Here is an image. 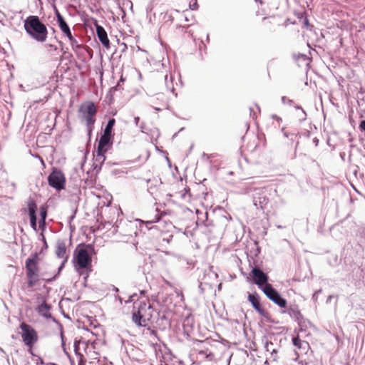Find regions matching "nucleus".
Here are the masks:
<instances>
[{
    "label": "nucleus",
    "mask_w": 365,
    "mask_h": 365,
    "mask_svg": "<svg viewBox=\"0 0 365 365\" xmlns=\"http://www.w3.org/2000/svg\"><path fill=\"white\" fill-rule=\"evenodd\" d=\"M26 32L35 41L45 42L48 36V30L37 16H29L24 22Z\"/></svg>",
    "instance_id": "f257e3e1"
},
{
    "label": "nucleus",
    "mask_w": 365,
    "mask_h": 365,
    "mask_svg": "<svg viewBox=\"0 0 365 365\" xmlns=\"http://www.w3.org/2000/svg\"><path fill=\"white\" fill-rule=\"evenodd\" d=\"M154 309L149 302L145 300L134 302L133 309V322L139 327H146L153 317Z\"/></svg>",
    "instance_id": "f03ea898"
},
{
    "label": "nucleus",
    "mask_w": 365,
    "mask_h": 365,
    "mask_svg": "<svg viewBox=\"0 0 365 365\" xmlns=\"http://www.w3.org/2000/svg\"><path fill=\"white\" fill-rule=\"evenodd\" d=\"M25 267L28 279L27 287L31 288L41 279V274H39L38 255L37 253L34 254L31 257L26 260Z\"/></svg>",
    "instance_id": "7ed1b4c3"
},
{
    "label": "nucleus",
    "mask_w": 365,
    "mask_h": 365,
    "mask_svg": "<svg viewBox=\"0 0 365 365\" xmlns=\"http://www.w3.org/2000/svg\"><path fill=\"white\" fill-rule=\"evenodd\" d=\"M19 327L21 330L22 341L26 346L29 347V353L34 355L32 347L38 340L37 331L31 325L25 322H22Z\"/></svg>",
    "instance_id": "20e7f679"
},
{
    "label": "nucleus",
    "mask_w": 365,
    "mask_h": 365,
    "mask_svg": "<svg viewBox=\"0 0 365 365\" xmlns=\"http://www.w3.org/2000/svg\"><path fill=\"white\" fill-rule=\"evenodd\" d=\"M216 344V342L209 339L200 341L198 348L196 349L197 358L208 361H213L215 357V349Z\"/></svg>",
    "instance_id": "39448f33"
},
{
    "label": "nucleus",
    "mask_w": 365,
    "mask_h": 365,
    "mask_svg": "<svg viewBox=\"0 0 365 365\" xmlns=\"http://www.w3.org/2000/svg\"><path fill=\"white\" fill-rule=\"evenodd\" d=\"M262 292L269 299L277 304L279 307H286L287 300L281 297L280 294L273 288L272 284H266L264 285L262 287Z\"/></svg>",
    "instance_id": "423d86ee"
},
{
    "label": "nucleus",
    "mask_w": 365,
    "mask_h": 365,
    "mask_svg": "<svg viewBox=\"0 0 365 365\" xmlns=\"http://www.w3.org/2000/svg\"><path fill=\"white\" fill-rule=\"evenodd\" d=\"M48 185L60 190L64 188L65 177L63 173L60 170L54 169L48 177Z\"/></svg>",
    "instance_id": "0eeeda50"
},
{
    "label": "nucleus",
    "mask_w": 365,
    "mask_h": 365,
    "mask_svg": "<svg viewBox=\"0 0 365 365\" xmlns=\"http://www.w3.org/2000/svg\"><path fill=\"white\" fill-rule=\"evenodd\" d=\"M76 265L81 269H85L91 264V257L86 249L81 248L77 250V254L74 257Z\"/></svg>",
    "instance_id": "6e6552de"
},
{
    "label": "nucleus",
    "mask_w": 365,
    "mask_h": 365,
    "mask_svg": "<svg viewBox=\"0 0 365 365\" xmlns=\"http://www.w3.org/2000/svg\"><path fill=\"white\" fill-rule=\"evenodd\" d=\"M253 190V204L257 209L262 210L269 202L265 190L263 188H255Z\"/></svg>",
    "instance_id": "1a4fd4ad"
},
{
    "label": "nucleus",
    "mask_w": 365,
    "mask_h": 365,
    "mask_svg": "<svg viewBox=\"0 0 365 365\" xmlns=\"http://www.w3.org/2000/svg\"><path fill=\"white\" fill-rule=\"evenodd\" d=\"M252 274L254 282L262 290V287L266 284H268L269 277L263 271L259 268L255 267L252 269Z\"/></svg>",
    "instance_id": "9d476101"
},
{
    "label": "nucleus",
    "mask_w": 365,
    "mask_h": 365,
    "mask_svg": "<svg viewBox=\"0 0 365 365\" xmlns=\"http://www.w3.org/2000/svg\"><path fill=\"white\" fill-rule=\"evenodd\" d=\"M27 206H28V211L29 215L30 217V223L31 227L34 230H36V210H37V205L35 202V200L29 197L27 201Z\"/></svg>",
    "instance_id": "9b49d317"
},
{
    "label": "nucleus",
    "mask_w": 365,
    "mask_h": 365,
    "mask_svg": "<svg viewBox=\"0 0 365 365\" xmlns=\"http://www.w3.org/2000/svg\"><path fill=\"white\" fill-rule=\"evenodd\" d=\"M96 34L101 43L106 48L110 47V41L108 38V35L103 27L101 26H96Z\"/></svg>",
    "instance_id": "f8f14e48"
},
{
    "label": "nucleus",
    "mask_w": 365,
    "mask_h": 365,
    "mask_svg": "<svg viewBox=\"0 0 365 365\" xmlns=\"http://www.w3.org/2000/svg\"><path fill=\"white\" fill-rule=\"evenodd\" d=\"M248 301L251 303L253 308L261 315H264V310L260 305L259 298L257 294H249Z\"/></svg>",
    "instance_id": "ddd939ff"
},
{
    "label": "nucleus",
    "mask_w": 365,
    "mask_h": 365,
    "mask_svg": "<svg viewBox=\"0 0 365 365\" xmlns=\"http://www.w3.org/2000/svg\"><path fill=\"white\" fill-rule=\"evenodd\" d=\"M106 150H99L97 148L96 155H95V167L94 169L99 171L101 168V165L106 160L105 153Z\"/></svg>",
    "instance_id": "4468645a"
},
{
    "label": "nucleus",
    "mask_w": 365,
    "mask_h": 365,
    "mask_svg": "<svg viewBox=\"0 0 365 365\" xmlns=\"http://www.w3.org/2000/svg\"><path fill=\"white\" fill-rule=\"evenodd\" d=\"M36 309L37 312L43 317L46 319L51 318V314L49 313V310L51 309V305H49L46 302H43Z\"/></svg>",
    "instance_id": "2eb2a0df"
},
{
    "label": "nucleus",
    "mask_w": 365,
    "mask_h": 365,
    "mask_svg": "<svg viewBox=\"0 0 365 365\" xmlns=\"http://www.w3.org/2000/svg\"><path fill=\"white\" fill-rule=\"evenodd\" d=\"M284 313H287L292 319L299 322L302 319V314L297 306L289 307Z\"/></svg>",
    "instance_id": "dca6fc26"
},
{
    "label": "nucleus",
    "mask_w": 365,
    "mask_h": 365,
    "mask_svg": "<svg viewBox=\"0 0 365 365\" xmlns=\"http://www.w3.org/2000/svg\"><path fill=\"white\" fill-rule=\"evenodd\" d=\"M110 135L108 134L106 135V133H103L102 136L101 137L98 144V149L101 150H106V147L109 144L110 140Z\"/></svg>",
    "instance_id": "f3484780"
},
{
    "label": "nucleus",
    "mask_w": 365,
    "mask_h": 365,
    "mask_svg": "<svg viewBox=\"0 0 365 365\" xmlns=\"http://www.w3.org/2000/svg\"><path fill=\"white\" fill-rule=\"evenodd\" d=\"M292 342L293 345L298 349H302L306 351L309 348V344L305 341L301 340L299 336L293 337Z\"/></svg>",
    "instance_id": "a211bd4d"
},
{
    "label": "nucleus",
    "mask_w": 365,
    "mask_h": 365,
    "mask_svg": "<svg viewBox=\"0 0 365 365\" xmlns=\"http://www.w3.org/2000/svg\"><path fill=\"white\" fill-rule=\"evenodd\" d=\"M56 254L58 258H63L66 254V247L63 242H58L56 250Z\"/></svg>",
    "instance_id": "6ab92c4d"
},
{
    "label": "nucleus",
    "mask_w": 365,
    "mask_h": 365,
    "mask_svg": "<svg viewBox=\"0 0 365 365\" xmlns=\"http://www.w3.org/2000/svg\"><path fill=\"white\" fill-rule=\"evenodd\" d=\"M173 78L172 76H168V74L165 76V82L166 88L170 91L175 96H177V93H175V89L173 83Z\"/></svg>",
    "instance_id": "aec40b11"
},
{
    "label": "nucleus",
    "mask_w": 365,
    "mask_h": 365,
    "mask_svg": "<svg viewBox=\"0 0 365 365\" xmlns=\"http://www.w3.org/2000/svg\"><path fill=\"white\" fill-rule=\"evenodd\" d=\"M58 25L62 33H63L68 38H71L73 36L70 27L66 22V21L58 24Z\"/></svg>",
    "instance_id": "412c9836"
},
{
    "label": "nucleus",
    "mask_w": 365,
    "mask_h": 365,
    "mask_svg": "<svg viewBox=\"0 0 365 365\" xmlns=\"http://www.w3.org/2000/svg\"><path fill=\"white\" fill-rule=\"evenodd\" d=\"M96 113V108L93 103H88L86 107L83 115L93 116Z\"/></svg>",
    "instance_id": "4be33fe9"
},
{
    "label": "nucleus",
    "mask_w": 365,
    "mask_h": 365,
    "mask_svg": "<svg viewBox=\"0 0 365 365\" xmlns=\"http://www.w3.org/2000/svg\"><path fill=\"white\" fill-rule=\"evenodd\" d=\"M115 123V119L110 118L108 120V122L104 129L103 133H106V135L108 134V135L111 136L113 127L114 126Z\"/></svg>",
    "instance_id": "5701e85b"
},
{
    "label": "nucleus",
    "mask_w": 365,
    "mask_h": 365,
    "mask_svg": "<svg viewBox=\"0 0 365 365\" xmlns=\"http://www.w3.org/2000/svg\"><path fill=\"white\" fill-rule=\"evenodd\" d=\"M68 40L73 51L81 48V45L78 43V41L73 36Z\"/></svg>",
    "instance_id": "b1692460"
},
{
    "label": "nucleus",
    "mask_w": 365,
    "mask_h": 365,
    "mask_svg": "<svg viewBox=\"0 0 365 365\" xmlns=\"http://www.w3.org/2000/svg\"><path fill=\"white\" fill-rule=\"evenodd\" d=\"M40 215H41V221L39 223L44 225L46 218V215H47L46 208H45L44 207H40Z\"/></svg>",
    "instance_id": "393cba45"
},
{
    "label": "nucleus",
    "mask_w": 365,
    "mask_h": 365,
    "mask_svg": "<svg viewBox=\"0 0 365 365\" xmlns=\"http://www.w3.org/2000/svg\"><path fill=\"white\" fill-rule=\"evenodd\" d=\"M296 108L299 110V113L297 114L299 120L300 121L305 120L307 118L306 112L300 106H296Z\"/></svg>",
    "instance_id": "a878e982"
},
{
    "label": "nucleus",
    "mask_w": 365,
    "mask_h": 365,
    "mask_svg": "<svg viewBox=\"0 0 365 365\" xmlns=\"http://www.w3.org/2000/svg\"><path fill=\"white\" fill-rule=\"evenodd\" d=\"M53 9H54V11H55V15L56 16V21H57V23L59 24L61 22H63L65 21L64 18L63 17V16L60 14V12L58 11V10L57 9V8L56 7V6H53Z\"/></svg>",
    "instance_id": "bb28decb"
},
{
    "label": "nucleus",
    "mask_w": 365,
    "mask_h": 365,
    "mask_svg": "<svg viewBox=\"0 0 365 365\" xmlns=\"http://www.w3.org/2000/svg\"><path fill=\"white\" fill-rule=\"evenodd\" d=\"M53 9H54V11H55V15L56 16V21H57V23L59 24L61 22H63L65 21L64 18L63 17V16L60 14V12L58 11V10L57 9V8L56 7V6H53Z\"/></svg>",
    "instance_id": "cd10ccee"
},
{
    "label": "nucleus",
    "mask_w": 365,
    "mask_h": 365,
    "mask_svg": "<svg viewBox=\"0 0 365 365\" xmlns=\"http://www.w3.org/2000/svg\"><path fill=\"white\" fill-rule=\"evenodd\" d=\"M58 274H59V272H57V274H56L53 277H47L45 273H42L41 274V277H42L41 279L44 280V281H46V282H51V281L56 279Z\"/></svg>",
    "instance_id": "c85d7f7f"
},
{
    "label": "nucleus",
    "mask_w": 365,
    "mask_h": 365,
    "mask_svg": "<svg viewBox=\"0 0 365 365\" xmlns=\"http://www.w3.org/2000/svg\"><path fill=\"white\" fill-rule=\"evenodd\" d=\"M83 117L86 121V125L88 127H90L91 125L94 124L95 119L93 118V116L83 115Z\"/></svg>",
    "instance_id": "c756f323"
},
{
    "label": "nucleus",
    "mask_w": 365,
    "mask_h": 365,
    "mask_svg": "<svg viewBox=\"0 0 365 365\" xmlns=\"http://www.w3.org/2000/svg\"><path fill=\"white\" fill-rule=\"evenodd\" d=\"M282 102L284 104L288 103L289 105H292L294 103V101L292 100L287 98L286 96L282 97Z\"/></svg>",
    "instance_id": "7c9ffc66"
},
{
    "label": "nucleus",
    "mask_w": 365,
    "mask_h": 365,
    "mask_svg": "<svg viewBox=\"0 0 365 365\" xmlns=\"http://www.w3.org/2000/svg\"><path fill=\"white\" fill-rule=\"evenodd\" d=\"M137 297V294H133L132 295H130L128 299L127 300L125 301V304H128V303H130V302H135V298Z\"/></svg>",
    "instance_id": "2f4dec72"
},
{
    "label": "nucleus",
    "mask_w": 365,
    "mask_h": 365,
    "mask_svg": "<svg viewBox=\"0 0 365 365\" xmlns=\"http://www.w3.org/2000/svg\"><path fill=\"white\" fill-rule=\"evenodd\" d=\"M273 346V344L272 342H266L264 345V348L267 351L273 352L274 351V349L271 350V346Z\"/></svg>",
    "instance_id": "473e14b6"
},
{
    "label": "nucleus",
    "mask_w": 365,
    "mask_h": 365,
    "mask_svg": "<svg viewBox=\"0 0 365 365\" xmlns=\"http://www.w3.org/2000/svg\"><path fill=\"white\" fill-rule=\"evenodd\" d=\"M322 292V289H319L317 291H316L313 295H312V299L314 301V302H317V299H318V296L319 294Z\"/></svg>",
    "instance_id": "72a5a7b5"
},
{
    "label": "nucleus",
    "mask_w": 365,
    "mask_h": 365,
    "mask_svg": "<svg viewBox=\"0 0 365 365\" xmlns=\"http://www.w3.org/2000/svg\"><path fill=\"white\" fill-rule=\"evenodd\" d=\"M36 356V365H43L44 364V361L42 359L41 357L40 356Z\"/></svg>",
    "instance_id": "f704fd0d"
},
{
    "label": "nucleus",
    "mask_w": 365,
    "mask_h": 365,
    "mask_svg": "<svg viewBox=\"0 0 365 365\" xmlns=\"http://www.w3.org/2000/svg\"><path fill=\"white\" fill-rule=\"evenodd\" d=\"M272 118L273 119H276L278 122L282 121V118L280 117L277 116V115H272Z\"/></svg>",
    "instance_id": "c9c22d12"
},
{
    "label": "nucleus",
    "mask_w": 365,
    "mask_h": 365,
    "mask_svg": "<svg viewBox=\"0 0 365 365\" xmlns=\"http://www.w3.org/2000/svg\"><path fill=\"white\" fill-rule=\"evenodd\" d=\"M284 136L286 137V138H289V137H292L294 135V134H289L288 133L284 131ZM291 139L292 140V138H291Z\"/></svg>",
    "instance_id": "e433bc0d"
},
{
    "label": "nucleus",
    "mask_w": 365,
    "mask_h": 365,
    "mask_svg": "<svg viewBox=\"0 0 365 365\" xmlns=\"http://www.w3.org/2000/svg\"><path fill=\"white\" fill-rule=\"evenodd\" d=\"M46 46H48L49 48H51V49H53V51H56L57 50V47L56 46H54V45L47 44Z\"/></svg>",
    "instance_id": "4c0bfd02"
},
{
    "label": "nucleus",
    "mask_w": 365,
    "mask_h": 365,
    "mask_svg": "<svg viewBox=\"0 0 365 365\" xmlns=\"http://www.w3.org/2000/svg\"><path fill=\"white\" fill-rule=\"evenodd\" d=\"M139 120H140L139 117H135V118H134V122H135V125H138V122H139Z\"/></svg>",
    "instance_id": "58836bf2"
},
{
    "label": "nucleus",
    "mask_w": 365,
    "mask_h": 365,
    "mask_svg": "<svg viewBox=\"0 0 365 365\" xmlns=\"http://www.w3.org/2000/svg\"><path fill=\"white\" fill-rule=\"evenodd\" d=\"M177 294H178V296H180L181 299H183L184 296H183V294H182V292H179V293H177Z\"/></svg>",
    "instance_id": "ea45409f"
},
{
    "label": "nucleus",
    "mask_w": 365,
    "mask_h": 365,
    "mask_svg": "<svg viewBox=\"0 0 365 365\" xmlns=\"http://www.w3.org/2000/svg\"><path fill=\"white\" fill-rule=\"evenodd\" d=\"M252 190V189L250 187V188H249V189H246V190H245V193H249V192H251Z\"/></svg>",
    "instance_id": "a19ab883"
},
{
    "label": "nucleus",
    "mask_w": 365,
    "mask_h": 365,
    "mask_svg": "<svg viewBox=\"0 0 365 365\" xmlns=\"http://www.w3.org/2000/svg\"><path fill=\"white\" fill-rule=\"evenodd\" d=\"M117 298H118V299L120 301V304H122V303H123V299H122V298H121L120 297H119V296H118V297H117Z\"/></svg>",
    "instance_id": "79ce46f5"
},
{
    "label": "nucleus",
    "mask_w": 365,
    "mask_h": 365,
    "mask_svg": "<svg viewBox=\"0 0 365 365\" xmlns=\"http://www.w3.org/2000/svg\"><path fill=\"white\" fill-rule=\"evenodd\" d=\"M63 265H64V262H63L62 264L59 267L58 272H60L61 270V269L63 267Z\"/></svg>",
    "instance_id": "37998d69"
},
{
    "label": "nucleus",
    "mask_w": 365,
    "mask_h": 365,
    "mask_svg": "<svg viewBox=\"0 0 365 365\" xmlns=\"http://www.w3.org/2000/svg\"><path fill=\"white\" fill-rule=\"evenodd\" d=\"M47 365H58V364H56L55 363H48V364H47Z\"/></svg>",
    "instance_id": "c03bdc74"
},
{
    "label": "nucleus",
    "mask_w": 365,
    "mask_h": 365,
    "mask_svg": "<svg viewBox=\"0 0 365 365\" xmlns=\"http://www.w3.org/2000/svg\"><path fill=\"white\" fill-rule=\"evenodd\" d=\"M114 290H115L116 292H118V288H116V287H114Z\"/></svg>",
    "instance_id": "a18cd8bd"
},
{
    "label": "nucleus",
    "mask_w": 365,
    "mask_h": 365,
    "mask_svg": "<svg viewBox=\"0 0 365 365\" xmlns=\"http://www.w3.org/2000/svg\"><path fill=\"white\" fill-rule=\"evenodd\" d=\"M155 110H160V108H155Z\"/></svg>",
    "instance_id": "49530a36"
},
{
    "label": "nucleus",
    "mask_w": 365,
    "mask_h": 365,
    "mask_svg": "<svg viewBox=\"0 0 365 365\" xmlns=\"http://www.w3.org/2000/svg\"><path fill=\"white\" fill-rule=\"evenodd\" d=\"M331 296H329L328 299H327V302L329 301L331 299Z\"/></svg>",
    "instance_id": "de8ad7c7"
},
{
    "label": "nucleus",
    "mask_w": 365,
    "mask_h": 365,
    "mask_svg": "<svg viewBox=\"0 0 365 365\" xmlns=\"http://www.w3.org/2000/svg\"><path fill=\"white\" fill-rule=\"evenodd\" d=\"M123 78L121 77L120 79V81H123Z\"/></svg>",
    "instance_id": "09e8293b"
},
{
    "label": "nucleus",
    "mask_w": 365,
    "mask_h": 365,
    "mask_svg": "<svg viewBox=\"0 0 365 365\" xmlns=\"http://www.w3.org/2000/svg\"><path fill=\"white\" fill-rule=\"evenodd\" d=\"M256 1H257L258 0H255Z\"/></svg>",
    "instance_id": "8fccbe9b"
}]
</instances>
